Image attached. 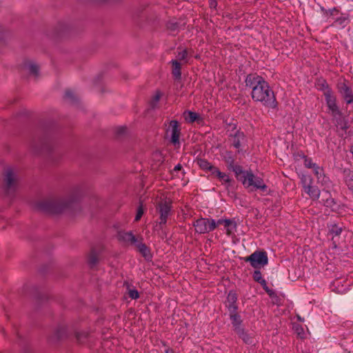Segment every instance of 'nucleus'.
<instances>
[{"mask_svg": "<svg viewBox=\"0 0 353 353\" xmlns=\"http://www.w3.org/2000/svg\"><path fill=\"white\" fill-rule=\"evenodd\" d=\"M252 96L254 100L261 102L269 108L276 107L275 94L272 90H252Z\"/></svg>", "mask_w": 353, "mask_h": 353, "instance_id": "1", "label": "nucleus"}, {"mask_svg": "<svg viewBox=\"0 0 353 353\" xmlns=\"http://www.w3.org/2000/svg\"><path fill=\"white\" fill-rule=\"evenodd\" d=\"M241 182L246 188H251V190H260L263 193L268 192V187L264 183L263 180L259 176H254L251 172L245 173Z\"/></svg>", "mask_w": 353, "mask_h": 353, "instance_id": "2", "label": "nucleus"}, {"mask_svg": "<svg viewBox=\"0 0 353 353\" xmlns=\"http://www.w3.org/2000/svg\"><path fill=\"white\" fill-rule=\"evenodd\" d=\"M21 68L30 76L37 79L41 76V65L32 59H24L21 63Z\"/></svg>", "mask_w": 353, "mask_h": 353, "instance_id": "3", "label": "nucleus"}, {"mask_svg": "<svg viewBox=\"0 0 353 353\" xmlns=\"http://www.w3.org/2000/svg\"><path fill=\"white\" fill-rule=\"evenodd\" d=\"M245 261L250 262L255 269H259L268 264V258L267 253L263 251H256L244 259Z\"/></svg>", "mask_w": 353, "mask_h": 353, "instance_id": "4", "label": "nucleus"}, {"mask_svg": "<svg viewBox=\"0 0 353 353\" xmlns=\"http://www.w3.org/2000/svg\"><path fill=\"white\" fill-rule=\"evenodd\" d=\"M194 226L196 232L205 234L214 230L216 228V223L213 219L201 218L194 222Z\"/></svg>", "mask_w": 353, "mask_h": 353, "instance_id": "5", "label": "nucleus"}, {"mask_svg": "<svg viewBox=\"0 0 353 353\" xmlns=\"http://www.w3.org/2000/svg\"><path fill=\"white\" fill-rule=\"evenodd\" d=\"M70 31V26L67 23L59 22L52 29L51 38L55 41L65 39Z\"/></svg>", "mask_w": 353, "mask_h": 353, "instance_id": "6", "label": "nucleus"}, {"mask_svg": "<svg viewBox=\"0 0 353 353\" xmlns=\"http://www.w3.org/2000/svg\"><path fill=\"white\" fill-rule=\"evenodd\" d=\"M245 86L250 88H268L269 85L262 77L256 74H250L245 79Z\"/></svg>", "mask_w": 353, "mask_h": 353, "instance_id": "7", "label": "nucleus"}, {"mask_svg": "<svg viewBox=\"0 0 353 353\" xmlns=\"http://www.w3.org/2000/svg\"><path fill=\"white\" fill-rule=\"evenodd\" d=\"M171 203L170 201H164L159 203L158 206V211L160 214L159 225L161 227L167 222V219L170 211Z\"/></svg>", "mask_w": 353, "mask_h": 353, "instance_id": "8", "label": "nucleus"}, {"mask_svg": "<svg viewBox=\"0 0 353 353\" xmlns=\"http://www.w3.org/2000/svg\"><path fill=\"white\" fill-rule=\"evenodd\" d=\"M326 102L327 107L330 111V114L334 119H337L341 117V113L339 111L338 106L336 103V99L334 96L331 95L330 92L325 93Z\"/></svg>", "mask_w": 353, "mask_h": 353, "instance_id": "9", "label": "nucleus"}, {"mask_svg": "<svg viewBox=\"0 0 353 353\" xmlns=\"http://www.w3.org/2000/svg\"><path fill=\"white\" fill-rule=\"evenodd\" d=\"M302 181L305 192L314 200L319 199L320 190L317 188L310 185L312 180L310 178L305 177L302 179Z\"/></svg>", "mask_w": 353, "mask_h": 353, "instance_id": "10", "label": "nucleus"}, {"mask_svg": "<svg viewBox=\"0 0 353 353\" xmlns=\"http://www.w3.org/2000/svg\"><path fill=\"white\" fill-rule=\"evenodd\" d=\"M216 223L218 225H223L226 234L229 236L234 235L236 230V223L234 221L230 219H219Z\"/></svg>", "mask_w": 353, "mask_h": 353, "instance_id": "11", "label": "nucleus"}, {"mask_svg": "<svg viewBox=\"0 0 353 353\" xmlns=\"http://www.w3.org/2000/svg\"><path fill=\"white\" fill-rule=\"evenodd\" d=\"M183 117L186 122L194 123L201 125L203 123V118L196 112L192 111H185L183 113Z\"/></svg>", "mask_w": 353, "mask_h": 353, "instance_id": "12", "label": "nucleus"}, {"mask_svg": "<svg viewBox=\"0 0 353 353\" xmlns=\"http://www.w3.org/2000/svg\"><path fill=\"white\" fill-rule=\"evenodd\" d=\"M119 240L127 244H135L137 243V238L131 232H120L118 234Z\"/></svg>", "mask_w": 353, "mask_h": 353, "instance_id": "13", "label": "nucleus"}, {"mask_svg": "<svg viewBox=\"0 0 353 353\" xmlns=\"http://www.w3.org/2000/svg\"><path fill=\"white\" fill-rule=\"evenodd\" d=\"M171 70L173 77L176 79H180L181 77L182 63L178 60H172L170 61Z\"/></svg>", "mask_w": 353, "mask_h": 353, "instance_id": "14", "label": "nucleus"}, {"mask_svg": "<svg viewBox=\"0 0 353 353\" xmlns=\"http://www.w3.org/2000/svg\"><path fill=\"white\" fill-rule=\"evenodd\" d=\"M211 175L213 177L217 178L219 181L224 185L230 183V176L227 174L221 172L217 168L213 169Z\"/></svg>", "mask_w": 353, "mask_h": 353, "instance_id": "15", "label": "nucleus"}, {"mask_svg": "<svg viewBox=\"0 0 353 353\" xmlns=\"http://www.w3.org/2000/svg\"><path fill=\"white\" fill-rule=\"evenodd\" d=\"M10 37V31L5 27L0 26V46L6 45Z\"/></svg>", "mask_w": 353, "mask_h": 353, "instance_id": "16", "label": "nucleus"}, {"mask_svg": "<svg viewBox=\"0 0 353 353\" xmlns=\"http://www.w3.org/2000/svg\"><path fill=\"white\" fill-rule=\"evenodd\" d=\"M170 125L172 128V141L176 143L179 141L180 134L178 123L176 121H172Z\"/></svg>", "mask_w": 353, "mask_h": 353, "instance_id": "17", "label": "nucleus"}, {"mask_svg": "<svg viewBox=\"0 0 353 353\" xmlns=\"http://www.w3.org/2000/svg\"><path fill=\"white\" fill-rule=\"evenodd\" d=\"M6 183L7 185L10 188L12 185H14L17 181V177L14 172L11 170H8L6 172V178H5Z\"/></svg>", "mask_w": 353, "mask_h": 353, "instance_id": "18", "label": "nucleus"}, {"mask_svg": "<svg viewBox=\"0 0 353 353\" xmlns=\"http://www.w3.org/2000/svg\"><path fill=\"white\" fill-rule=\"evenodd\" d=\"M136 246H137L138 250L142 254V255L145 258H146L148 259L151 258L150 250L148 248V247L145 244H142L137 241V243H136Z\"/></svg>", "mask_w": 353, "mask_h": 353, "instance_id": "19", "label": "nucleus"}, {"mask_svg": "<svg viewBox=\"0 0 353 353\" xmlns=\"http://www.w3.org/2000/svg\"><path fill=\"white\" fill-rule=\"evenodd\" d=\"M198 165L202 170L205 171H210L211 173L212 172L213 169L216 168L205 159H199L198 161Z\"/></svg>", "mask_w": 353, "mask_h": 353, "instance_id": "20", "label": "nucleus"}, {"mask_svg": "<svg viewBox=\"0 0 353 353\" xmlns=\"http://www.w3.org/2000/svg\"><path fill=\"white\" fill-rule=\"evenodd\" d=\"M305 165L307 168H314V172L315 174L319 179V175H321L322 170L319 167L316 166V165L312 161L311 159H305Z\"/></svg>", "mask_w": 353, "mask_h": 353, "instance_id": "21", "label": "nucleus"}, {"mask_svg": "<svg viewBox=\"0 0 353 353\" xmlns=\"http://www.w3.org/2000/svg\"><path fill=\"white\" fill-rule=\"evenodd\" d=\"M244 139V135L242 133H238L234 137L232 144L236 148L239 149L241 147L242 143L243 142Z\"/></svg>", "mask_w": 353, "mask_h": 353, "instance_id": "22", "label": "nucleus"}, {"mask_svg": "<svg viewBox=\"0 0 353 353\" xmlns=\"http://www.w3.org/2000/svg\"><path fill=\"white\" fill-rule=\"evenodd\" d=\"M228 302L230 303L229 308L232 311L234 312L236 310V306L234 305V303L236 301V294L234 292H230L228 295Z\"/></svg>", "mask_w": 353, "mask_h": 353, "instance_id": "23", "label": "nucleus"}, {"mask_svg": "<svg viewBox=\"0 0 353 353\" xmlns=\"http://www.w3.org/2000/svg\"><path fill=\"white\" fill-rule=\"evenodd\" d=\"M165 96L164 94L159 90H157L155 94L153 95L152 99H151V104L152 106H155L158 101H159L161 99H164Z\"/></svg>", "mask_w": 353, "mask_h": 353, "instance_id": "24", "label": "nucleus"}, {"mask_svg": "<svg viewBox=\"0 0 353 353\" xmlns=\"http://www.w3.org/2000/svg\"><path fill=\"white\" fill-rule=\"evenodd\" d=\"M342 95L347 103H350L353 101V90H343Z\"/></svg>", "mask_w": 353, "mask_h": 353, "instance_id": "25", "label": "nucleus"}, {"mask_svg": "<svg viewBox=\"0 0 353 353\" xmlns=\"http://www.w3.org/2000/svg\"><path fill=\"white\" fill-rule=\"evenodd\" d=\"M230 318H231L232 324L234 325V326H235V329L237 332L239 329H241L239 327L241 322V321L240 319V316L236 313L235 314L231 313Z\"/></svg>", "mask_w": 353, "mask_h": 353, "instance_id": "26", "label": "nucleus"}, {"mask_svg": "<svg viewBox=\"0 0 353 353\" xmlns=\"http://www.w3.org/2000/svg\"><path fill=\"white\" fill-rule=\"evenodd\" d=\"M234 172L237 180L241 181L242 179L244 176V174L248 173V171H243L241 167L236 166L234 168Z\"/></svg>", "mask_w": 353, "mask_h": 353, "instance_id": "27", "label": "nucleus"}, {"mask_svg": "<svg viewBox=\"0 0 353 353\" xmlns=\"http://www.w3.org/2000/svg\"><path fill=\"white\" fill-rule=\"evenodd\" d=\"M295 332L297 336L301 339H305L307 336V332L305 331L304 328L300 325H296L294 327Z\"/></svg>", "mask_w": 353, "mask_h": 353, "instance_id": "28", "label": "nucleus"}, {"mask_svg": "<svg viewBox=\"0 0 353 353\" xmlns=\"http://www.w3.org/2000/svg\"><path fill=\"white\" fill-rule=\"evenodd\" d=\"M238 334L239 336L246 343H251V338L248 336V334L243 330L239 329L237 331Z\"/></svg>", "mask_w": 353, "mask_h": 353, "instance_id": "29", "label": "nucleus"}, {"mask_svg": "<svg viewBox=\"0 0 353 353\" xmlns=\"http://www.w3.org/2000/svg\"><path fill=\"white\" fill-rule=\"evenodd\" d=\"M188 52L186 49H184L179 52L177 56V60L180 61H184L185 63L187 62V58H188Z\"/></svg>", "mask_w": 353, "mask_h": 353, "instance_id": "30", "label": "nucleus"}, {"mask_svg": "<svg viewBox=\"0 0 353 353\" xmlns=\"http://www.w3.org/2000/svg\"><path fill=\"white\" fill-rule=\"evenodd\" d=\"M254 281L259 282L262 285H265V281L263 279L261 274L259 271H255L253 274Z\"/></svg>", "mask_w": 353, "mask_h": 353, "instance_id": "31", "label": "nucleus"}, {"mask_svg": "<svg viewBox=\"0 0 353 353\" xmlns=\"http://www.w3.org/2000/svg\"><path fill=\"white\" fill-rule=\"evenodd\" d=\"M143 213H144V210H143V206L140 205L137 209V214L135 216V219H134L135 221H139L140 219L141 218L142 215L143 214Z\"/></svg>", "mask_w": 353, "mask_h": 353, "instance_id": "32", "label": "nucleus"}, {"mask_svg": "<svg viewBox=\"0 0 353 353\" xmlns=\"http://www.w3.org/2000/svg\"><path fill=\"white\" fill-rule=\"evenodd\" d=\"M128 295L132 299H136L139 297V292L135 289H129Z\"/></svg>", "mask_w": 353, "mask_h": 353, "instance_id": "33", "label": "nucleus"}, {"mask_svg": "<svg viewBox=\"0 0 353 353\" xmlns=\"http://www.w3.org/2000/svg\"><path fill=\"white\" fill-rule=\"evenodd\" d=\"M264 290L270 294L271 295L272 294V290H269L268 286H267V284L265 283V285H263Z\"/></svg>", "mask_w": 353, "mask_h": 353, "instance_id": "34", "label": "nucleus"}, {"mask_svg": "<svg viewBox=\"0 0 353 353\" xmlns=\"http://www.w3.org/2000/svg\"><path fill=\"white\" fill-rule=\"evenodd\" d=\"M320 85H321V87H323V88H324V87H327V86H328V85L327 84L326 81H325V80H323V79L321 81V84H320Z\"/></svg>", "mask_w": 353, "mask_h": 353, "instance_id": "35", "label": "nucleus"}, {"mask_svg": "<svg viewBox=\"0 0 353 353\" xmlns=\"http://www.w3.org/2000/svg\"><path fill=\"white\" fill-rule=\"evenodd\" d=\"M175 24L174 23H170V24H168V29H170V30H174L175 29Z\"/></svg>", "mask_w": 353, "mask_h": 353, "instance_id": "36", "label": "nucleus"}, {"mask_svg": "<svg viewBox=\"0 0 353 353\" xmlns=\"http://www.w3.org/2000/svg\"><path fill=\"white\" fill-rule=\"evenodd\" d=\"M210 6L214 7V8H216V1L215 0H211Z\"/></svg>", "mask_w": 353, "mask_h": 353, "instance_id": "37", "label": "nucleus"}, {"mask_svg": "<svg viewBox=\"0 0 353 353\" xmlns=\"http://www.w3.org/2000/svg\"><path fill=\"white\" fill-rule=\"evenodd\" d=\"M181 165H179V164H178L177 165H176V166L174 167V171H179V170H181Z\"/></svg>", "mask_w": 353, "mask_h": 353, "instance_id": "38", "label": "nucleus"}, {"mask_svg": "<svg viewBox=\"0 0 353 353\" xmlns=\"http://www.w3.org/2000/svg\"><path fill=\"white\" fill-rule=\"evenodd\" d=\"M165 353H174V352L170 349H167L165 350Z\"/></svg>", "mask_w": 353, "mask_h": 353, "instance_id": "39", "label": "nucleus"}]
</instances>
